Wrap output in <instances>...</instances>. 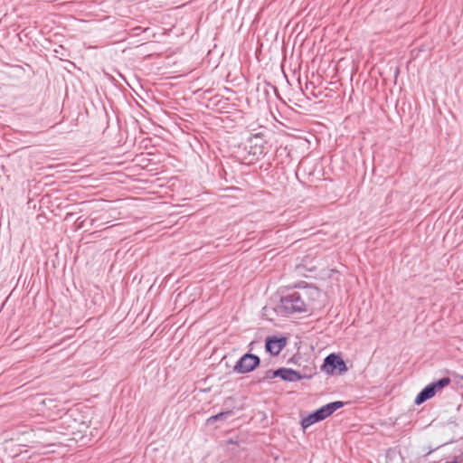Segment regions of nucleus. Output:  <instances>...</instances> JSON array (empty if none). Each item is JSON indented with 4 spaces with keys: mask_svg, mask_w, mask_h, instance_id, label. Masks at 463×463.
I'll use <instances>...</instances> for the list:
<instances>
[{
    "mask_svg": "<svg viewBox=\"0 0 463 463\" xmlns=\"http://www.w3.org/2000/svg\"><path fill=\"white\" fill-rule=\"evenodd\" d=\"M312 373L302 374L301 372L294 370L292 368L283 367L281 380L288 383H295L304 379H311Z\"/></svg>",
    "mask_w": 463,
    "mask_h": 463,
    "instance_id": "6e6552de",
    "label": "nucleus"
},
{
    "mask_svg": "<svg viewBox=\"0 0 463 463\" xmlns=\"http://www.w3.org/2000/svg\"><path fill=\"white\" fill-rule=\"evenodd\" d=\"M321 370L326 374L342 375L347 372L348 368L339 354L332 353L324 359Z\"/></svg>",
    "mask_w": 463,
    "mask_h": 463,
    "instance_id": "39448f33",
    "label": "nucleus"
},
{
    "mask_svg": "<svg viewBox=\"0 0 463 463\" xmlns=\"http://www.w3.org/2000/svg\"><path fill=\"white\" fill-rule=\"evenodd\" d=\"M309 289H310L311 291H315V292L318 293V289H317V288H316V287H311V288H309Z\"/></svg>",
    "mask_w": 463,
    "mask_h": 463,
    "instance_id": "2eb2a0df",
    "label": "nucleus"
},
{
    "mask_svg": "<svg viewBox=\"0 0 463 463\" xmlns=\"http://www.w3.org/2000/svg\"><path fill=\"white\" fill-rule=\"evenodd\" d=\"M245 149L247 150L249 164H253L264 157L269 152L268 141L262 132L250 134L246 139Z\"/></svg>",
    "mask_w": 463,
    "mask_h": 463,
    "instance_id": "f03ea898",
    "label": "nucleus"
},
{
    "mask_svg": "<svg viewBox=\"0 0 463 463\" xmlns=\"http://www.w3.org/2000/svg\"><path fill=\"white\" fill-rule=\"evenodd\" d=\"M306 303L300 292L291 291L280 297L279 304L275 310L281 316L307 312Z\"/></svg>",
    "mask_w": 463,
    "mask_h": 463,
    "instance_id": "f257e3e1",
    "label": "nucleus"
},
{
    "mask_svg": "<svg viewBox=\"0 0 463 463\" xmlns=\"http://www.w3.org/2000/svg\"><path fill=\"white\" fill-rule=\"evenodd\" d=\"M446 463H457L456 461H447Z\"/></svg>",
    "mask_w": 463,
    "mask_h": 463,
    "instance_id": "dca6fc26",
    "label": "nucleus"
},
{
    "mask_svg": "<svg viewBox=\"0 0 463 463\" xmlns=\"http://www.w3.org/2000/svg\"><path fill=\"white\" fill-rule=\"evenodd\" d=\"M401 451L395 448H390L385 453V463H402Z\"/></svg>",
    "mask_w": 463,
    "mask_h": 463,
    "instance_id": "1a4fd4ad",
    "label": "nucleus"
},
{
    "mask_svg": "<svg viewBox=\"0 0 463 463\" xmlns=\"http://www.w3.org/2000/svg\"><path fill=\"white\" fill-rule=\"evenodd\" d=\"M287 345L286 336H268L265 340V350L271 355H278Z\"/></svg>",
    "mask_w": 463,
    "mask_h": 463,
    "instance_id": "0eeeda50",
    "label": "nucleus"
},
{
    "mask_svg": "<svg viewBox=\"0 0 463 463\" xmlns=\"http://www.w3.org/2000/svg\"><path fill=\"white\" fill-rule=\"evenodd\" d=\"M260 364V358L254 354H244L234 364L233 372L240 374H245L253 372Z\"/></svg>",
    "mask_w": 463,
    "mask_h": 463,
    "instance_id": "423d86ee",
    "label": "nucleus"
},
{
    "mask_svg": "<svg viewBox=\"0 0 463 463\" xmlns=\"http://www.w3.org/2000/svg\"><path fill=\"white\" fill-rule=\"evenodd\" d=\"M271 379H273L272 370H267L266 372H264L262 376L257 378L256 383H262Z\"/></svg>",
    "mask_w": 463,
    "mask_h": 463,
    "instance_id": "9b49d317",
    "label": "nucleus"
},
{
    "mask_svg": "<svg viewBox=\"0 0 463 463\" xmlns=\"http://www.w3.org/2000/svg\"><path fill=\"white\" fill-rule=\"evenodd\" d=\"M435 449H431V448H430V449H428V451L425 453L424 457L429 456V455H430L431 452H433Z\"/></svg>",
    "mask_w": 463,
    "mask_h": 463,
    "instance_id": "ddd939ff",
    "label": "nucleus"
},
{
    "mask_svg": "<svg viewBox=\"0 0 463 463\" xmlns=\"http://www.w3.org/2000/svg\"><path fill=\"white\" fill-rule=\"evenodd\" d=\"M450 378L442 377L427 384L416 396L414 403L420 405L436 395L438 392L449 385Z\"/></svg>",
    "mask_w": 463,
    "mask_h": 463,
    "instance_id": "20e7f679",
    "label": "nucleus"
},
{
    "mask_svg": "<svg viewBox=\"0 0 463 463\" xmlns=\"http://www.w3.org/2000/svg\"><path fill=\"white\" fill-rule=\"evenodd\" d=\"M232 414H233V411H231V410L230 411H226L219 412V413H217L215 415H213V416L209 417L208 420H207V423L212 424V423L216 422L217 420H225L226 419H228Z\"/></svg>",
    "mask_w": 463,
    "mask_h": 463,
    "instance_id": "9d476101",
    "label": "nucleus"
},
{
    "mask_svg": "<svg viewBox=\"0 0 463 463\" xmlns=\"http://www.w3.org/2000/svg\"><path fill=\"white\" fill-rule=\"evenodd\" d=\"M314 371H315V368H311V369L309 370V372H308V373H307V372H305V373H302V374H309V373H312V375H313V374L315 373H314Z\"/></svg>",
    "mask_w": 463,
    "mask_h": 463,
    "instance_id": "4468645a",
    "label": "nucleus"
},
{
    "mask_svg": "<svg viewBox=\"0 0 463 463\" xmlns=\"http://www.w3.org/2000/svg\"><path fill=\"white\" fill-rule=\"evenodd\" d=\"M345 406V402L341 401H335L326 405L321 406L320 408L315 410L314 411L307 414L301 420V427L303 430L307 429L311 425L322 421L330 415H332L338 409H341Z\"/></svg>",
    "mask_w": 463,
    "mask_h": 463,
    "instance_id": "7ed1b4c3",
    "label": "nucleus"
},
{
    "mask_svg": "<svg viewBox=\"0 0 463 463\" xmlns=\"http://www.w3.org/2000/svg\"><path fill=\"white\" fill-rule=\"evenodd\" d=\"M282 369H283V367H279L277 370H272L273 379L276 378V377H279L281 379V377H282Z\"/></svg>",
    "mask_w": 463,
    "mask_h": 463,
    "instance_id": "f8f14e48",
    "label": "nucleus"
}]
</instances>
